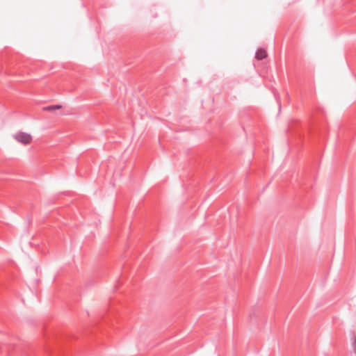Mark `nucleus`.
<instances>
[{
    "instance_id": "obj_2",
    "label": "nucleus",
    "mask_w": 356,
    "mask_h": 356,
    "mask_svg": "<svg viewBox=\"0 0 356 356\" xmlns=\"http://www.w3.org/2000/svg\"><path fill=\"white\" fill-rule=\"evenodd\" d=\"M267 56L266 51L263 49H259L255 54V58L257 60H262Z\"/></svg>"
},
{
    "instance_id": "obj_3",
    "label": "nucleus",
    "mask_w": 356,
    "mask_h": 356,
    "mask_svg": "<svg viewBox=\"0 0 356 356\" xmlns=\"http://www.w3.org/2000/svg\"><path fill=\"white\" fill-rule=\"evenodd\" d=\"M60 108H61V106H60V105H51V106H48L44 107V110L47 111H53L56 109H60Z\"/></svg>"
},
{
    "instance_id": "obj_4",
    "label": "nucleus",
    "mask_w": 356,
    "mask_h": 356,
    "mask_svg": "<svg viewBox=\"0 0 356 356\" xmlns=\"http://www.w3.org/2000/svg\"><path fill=\"white\" fill-rule=\"evenodd\" d=\"M353 346L354 351L356 353V339H353Z\"/></svg>"
},
{
    "instance_id": "obj_1",
    "label": "nucleus",
    "mask_w": 356,
    "mask_h": 356,
    "mask_svg": "<svg viewBox=\"0 0 356 356\" xmlns=\"http://www.w3.org/2000/svg\"><path fill=\"white\" fill-rule=\"evenodd\" d=\"M14 137L18 142L24 145L29 144L31 140V135L24 132L16 134Z\"/></svg>"
}]
</instances>
